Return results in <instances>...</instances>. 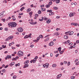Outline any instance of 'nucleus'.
Listing matches in <instances>:
<instances>
[{
	"label": "nucleus",
	"instance_id": "nucleus-55",
	"mask_svg": "<svg viewBox=\"0 0 79 79\" xmlns=\"http://www.w3.org/2000/svg\"><path fill=\"white\" fill-rule=\"evenodd\" d=\"M69 45H73V43H69Z\"/></svg>",
	"mask_w": 79,
	"mask_h": 79
},
{
	"label": "nucleus",
	"instance_id": "nucleus-5",
	"mask_svg": "<svg viewBox=\"0 0 79 79\" xmlns=\"http://www.w3.org/2000/svg\"><path fill=\"white\" fill-rule=\"evenodd\" d=\"M75 15V13H70L69 15V16L70 17H72V16H73Z\"/></svg>",
	"mask_w": 79,
	"mask_h": 79
},
{
	"label": "nucleus",
	"instance_id": "nucleus-47",
	"mask_svg": "<svg viewBox=\"0 0 79 79\" xmlns=\"http://www.w3.org/2000/svg\"><path fill=\"white\" fill-rule=\"evenodd\" d=\"M52 4V2H49V5H51Z\"/></svg>",
	"mask_w": 79,
	"mask_h": 79
},
{
	"label": "nucleus",
	"instance_id": "nucleus-28",
	"mask_svg": "<svg viewBox=\"0 0 79 79\" xmlns=\"http://www.w3.org/2000/svg\"><path fill=\"white\" fill-rule=\"evenodd\" d=\"M46 8H49V7H50V5H49V4L46 5Z\"/></svg>",
	"mask_w": 79,
	"mask_h": 79
},
{
	"label": "nucleus",
	"instance_id": "nucleus-58",
	"mask_svg": "<svg viewBox=\"0 0 79 79\" xmlns=\"http://www.w3.org/2000/svg\"><path fill=\"white\" fill-rule=\"evenodd\" d=\"M76 44H78L79 43V40H77L76 41Z\"/></svg>",
	"mask_w": 79,
	"mask_h": 79
},
{
	"label": "nucleus",
	"instance_id": "nucleus-8",
	"mask_svg": "<svg viewBox=\"0 0 79 79\" xmlns=\"http://www.w3.org/2000/svg\"><path fill=\"white\" fill-rule=\"evenodd\" d=\"M49 46H53V42H51L49 44Z\"/></svg>",
	"mask_w": 79,
	"mask_h": 79
},
{
	"label": "nucleus",
	"instance_id": "nucleus-26",
	"mask_svg": "<svg viewBox=\"0 0 79 79\" xmlns=\"http://www.w3.org/2000/svg\"><path fill=\"white\" fill-rule=\"evenodd\" d=\"M47 12H50V13H51V12H52V10H47Z\"/></svg>",
	"mask_w": 79,
	"mask_h": 79
},
{
	"label": "nucleus",
	"instance_id": "nucleus-56",
	"mask_svg": "<svg viewBox=\"0 0 79 79\" xmlns=\"http://www.w3.org/2000/svg\"><path fill=\"white\" fill-rule=\"evenodd\" d=\"M50 56L51 57H52V56H53V54H52V53H51Z\"/></svg>",
	"mask_w": 79,
	"mask_h": 79
},
{
	"label": "nucleus",
	"instance_id": "nucleus-25",
	"mask_svg": "<svg viewBox=\"0 0 79 79\" xmlns=\"http://www.w3.org/2000/svg\"><path fill=\"white\" fill-rule=\"evenodd\" d=\"M75 65H79V61L77 62L75 64Z\"/></svg>",
	"mask_w": 79,
	"mask_h": 79
},
{
	"label": "nucleus",
	"instance_id": "nucleus-21",
	"mask_svg": "<svg viewBox=\"0 0 79 79\" xmlns=\"http://www.w3.org/2000/svg\"><path fill=\"white\" fill-rule=\"evenodd\" d=\"M41 11H45V9H44L43 8H41Z\"/></svg>",
	"mask_w": 79,
	"mask_h": 79
},
{
	"label": "nucleus",
	"instance_id": "nucleus-10",
	"mask_svg": "<svg viewBox=\"0 0 79 79\" xmlns=\"http://www.w3.org/2000/svg\"><path fill=\"white\" fill-rule=\"evenodd\" d=\"M51 22V20L50 19H48V20L47 21L46 23L48 24H49Z\"/></svg>",
	"mask_w": 79,
	"mask_h": 79
},
{
	"label": "nucleus",
	"instance_id": "nucleus-24",
	"mask_svg": "<svg viewBox=\"0 0 79 79\" xmlns=\"http://www.w3.org/2000/svg\"><path fill=\"white\" fill-rule=\"evenodd\" d=\"M75 76H72L71 77V79H75Z\"/></svg>",
	"mask_w": 79,
	"mask_h": 79
},
{
	"label": "nucleus",
	"instance_id": "nucleus-23",
	"mask_svg": "<svg viewBox=\"0 0 79 79\" xmlns=\"http://www.w3.org/2000/svg\"><path fill=\"white\" fill-rule=\"evenodd\" d=\"M31 35H32V34H29L27 36H28V37H29L30 38H31L32 37H31Z\"/></svg>",
	"mask_w": 79,
	"mask_h": 79
},
{
	"label": "nucleus",
	"instance_id": "nucleus-59",
	"mask_svg": "<svg viewBox=\"0 0 79 79\" xmlns=\"http://www.w3.org/2000/svg\"><path fill=\"white\" fill-rule=\"evenodd\" d=\"M12 49H16V48H15L14 47H12Z\"/></svg>",
	"mask_w": 79,
	"mask_h": 79
},
{
	"label": "nucleus",
	"instance_id": "nucleus-30",
	"mask_svg": "<svg viewBox=\"0 0 79 79\" xmlns=\"http://www.w3.org/2000/svg\"><path fill=\"white\" fill-rule=\"evenodd\" d=\"M53 9H54V10H58V8L57 7H54L53 8Z\"/></svg>",
	"mask_w": 79,
	"mask_h": 79
},
{
	"label": "nucleus",
	"instance_id": "nucleus-20",
	"mask_svg": "<svg viewBox=\"0 0 79 79\" xmlns=\"http://www.w3.org/2000/svg\"><path fill=\"white\" fill-rule=\"evenodd\" d=\"M49 15H54V13H53V12H51L49 13Z\"/></svg>",
	"mask_w": 79,
	"mask_h": 79
},
{
	"label": "nucleus",
	"instance_id": "nucleus-53",
	"mask_svg": "<svg viewBox=\"0 0 79 79\" xmlns=\"http://www.w3.org/2000/svg\"><path fill=\"white\" fill-rule=\"evenodd\" d=\"M4 29H5V31H8V28H5Z\"/></svg>",
	"mask_w": 79,
	"mask_h": 79
},
{
	"label": "nucleus",
	"instance_id": "nucleus-6",
	"mask_svg": "<svg viewBox=\"0 0 79 79\" xmlns=\"http://www.w3.org/2000/svg\"><path fill=\"white\" fill-rule=\"evenodd\" d=\"M70 41L69 40H68L67 41H65L64 42H63L62 43V44H69V43L70 42Z\"/></svg>",
	"mask_w": 79,
	"mask_h": 79
},
{
	"label": "nucleus",
	"instance_id": "nucleus-9",
	"mask_svg": "<svg viewBox=\"0 0 79 79\" xmlns=\"http://www.w3.org/2000/svg\"><path fill=\"white\" fill-rule=\"evenodd\" d=\"M29 23H30V24H32L33 25L35 24H37V22H35V23H33V22L32 23L31 22H29Z\"/></svg>",
	"mask_w": 79,
	"mask_h": 79
},
{
	"label": "nucleus",
	"instance_id": "nucleus-19",
	"mask_svg": "<svg viewBox=\"0 0 79 79\" xmlns=\"http://www.w3.org/2000/svg\"><path fill=\"white\" fill-rule=\"evenodd\" d=\"M56 66V64H52V67L53 68H55Z\"/></svg>",
	"mask_w": 79,
	"mask_h": 79
},
{
	"label": "nucleus",
	"instance_id": "nucleus-45",
	"mask_svg": "<svg viewBox=\"0 0 79 79\" xmlns=\"http://www.w3.org/2000/svg\"><path fill=\"white\" fill-rule=\"evenodd\" d=\"M70 65V62H68L67 63V66H69Z\"/></svg>",
	"mask_w": 79,
	"mask_h": 79
},
{
	"label": "nucleus",
	"instance_id": "nucleus-61",
	"mask_svg": "<svg viewBox=\"0 0 79 79\" xmlns=\"http://www.w3.org/2000/svg\"><path fill=\"white\" fill-rule=\"evenodd\" d=\"M12 19L14 21H15V20H16V18H12Z\"/></svg>",
	"mask_w": 79,
	"mask_h": 79
},
{
	"label": "nucleus",
	"instance_id": "nucleus-52",
	"mask_svg": "<svg viewBox=\"0 0 79 79\" xmlns=\"http://www.w3.org/2000/svg\"><path fill=\"white\" fill-rule=\"evenodd\" d=\"M39 16V15L37 14H35V16L36 17H38V16Z\"/></svg>",
	"mask_w": 79,
	"mask_h": 79
},
{
	"label": "nucleus",
	"instance_id": "nucleus-12",
	"mask_svg": "<svg viewBox=\"0 0 79 79\" xmlns=\"http://www.w3.org/2000/svg\"><path fill=\"white\" fill-rule=\"evenodd\" d=\"M29 60H26V61L24 63V64H28V63H29Z\"/></svg>",
	"mask_w": 79,
	"mask_h": 79
},
{
	"label": "nucleus",
	"instance_id": "nucleus-17",
	"mask_svg": "<svg viewBox=\"0 0 79 79\" xmlns=\"http://www.w3.org/2000/svg\"><path fill=\"white\" fill-rule=\"evenodd\" d=\"M49 39L50 38L49 37L47 38L46 40H44V42H47V41H48V40H49Z\"/></svg>",
	"mask_w": 79,
	"mask_h": 79
},
{
	"label": "nucleus",
	"instance_id": "nucleus-22",
	"mask_svg": "<svg viewBox=\"0 0 79 79\" xmlns=\"http://www.w3.org/2000/svg\"><path fill=\"white\" fill-rule=\"evenodd\" d=\"M24 8H25V7H22L20 9V11H23V10H24Z\"/></svg>",
	"mask_w": 79,
	"mask_h": 79
},
{
	"label": "nucleus",
	"instance_id": "nucleus-14",
	"mask_svg": "<svg viewBox=\"0 0 79 79\" xmlns=\"http://www.w3.org/2000/svg\"><path fill=\"white\" fill-rule=\"evenodd\" d=\"M73 33H74V32H73V31H72L70 32L69 34V35H73Z\"/></svg>",
	"mask_w": 79,
	"mask_h": 79
},
{
	"label": "nucleus",
	"instance_id": "nucleus-40",
	"mask_svg": "<svg viewBox=\"0 0 79 79\" xmlns=\"http://www.w3.org/2000/svg\"><path fill=\"white\" fill-rule=\"evenodd\" d=\"M27 39H28V36L27 35H26L24 37V39H27Z\"/></svg>",
	"mask_w": 79,
	"mask_h": 79
},
{
	"label": "nucleus",
	"instance_id": "nucleus-54",
	"mask_svg": "<svg viewBox=\"0 0 79 79\" xmlns=\"http://www.w3.org/2000/svg\"><path fill=\"white\" fill-rule=\"evenodd\" d=\"M78 61V59H76L74 61V62L76 63V61Z\"/></svg>",
	"mask_w": 79,
	"mask_h": 79
},
{
	"label": "nucleus",
	"instance_id": "nucleus-41",
	"mask_svg": "<svg viewBox=\"0 0 79 79\" xmlns=\"http://www.w3.org/2000/svg\"><path fill=\"white\" fill-rule=\"evenodd\" d=\"M69 33H70V31H69L67 32H66L65 33V34H69Z\"/></svg>",
	"mask_w": 79,
	"mask_h": 79
},
{
	"label": "nucleus",
	"instance_id": "nucleus-15",
	"mask_svg": "<svg viewBox=\"0 0 79 79\" xmlns=\"http://www.w3.org/2000/svg\"><path fill=\"white\" fill-rule=\"evenodd\" d=\"M61 47H60L59 48H58V50L59 51L60 53L61 52Z\"/></svg>",
	"mask_w": 79,
	"mask_h": 79
},
{
	"label": "nucleus",
	"instance_id": "nucleus-39",
	"mask_svg": "<svg viewBox=\"0 0 79 79\" xmlns=\"http://www.w3.org/2000/svg\"><path fill=\"white\" fill-rule=\"evenodd\" d=\"M78 25V24H77V23H74V26H77Z\"/></svg>",
	"mask_w": 79,
	"mask_h": 79
},
{
	"label": "nucleus",
	"instance_id": "nucleus-36",
	"mask_svg": "<svg viewBox=\"0 0 79 79\" xmlns=\"http://www.w3.org/2000/svg\"><path fill=\"white\" fill-rule=\"evenodd\" d=\"M64 50H62V51H61L60 52V54H62V53H63V52H64Z\"/></svg>",
	"mask_w": 79,
	"mask_h": 79
},
{
	"label": "nucleus",
	"instance_id": "nucleus-57",
	"mask_svg": "<svg viewBox=\"0 0 79 79\" xmlns=\"http://www.w3.org/2000/svg\"><path fill=\"white\" fill-rule=\"evenodd\" d=\"M49 37V35H47L45 37V38H46L47 37Z\"/></svg>",
	"mask_w": 79,
	"mask_h": 79
},
{
	"label": "nucleus",
	"instance_id": "nucleus-33",
	"mask_svg": "<svg viewBox=\"0 0 79 79\" xmlns=\"http://www.w3.org/2000/svg\"><path fill=\"white\" fill-rule=\"evenodd\" d=\"M39 37L40 38H41V39H42L43 38V36H42V35H39Z\"/></svg>",
	"mask_w": 79,
	"mask_h": 79
},
{
	"label": "nucleus",
	"instance_id": "nucleus-64",
	"mask_svg": "<svg viewBox=\"0 0 79 79\" xmlns=\"http://www.w3.org/2000/svg\"><path fill=\"white\" fill-rule=\"evenodd\" d=\"M33 5H34V4H31V5H30L31 7H33Z\"/></svg>",
	"mask_w": 79,
	"mask_h": 79
},
{
	"label": "nucleus",
	"instance_id": "nucleus-44",
	"mask_svg": "<svg viewBox=\"0 0 79 79\" xmlns=\"http://www.w3.org/2000/svg\"><path fill=\"white\" fill-rule=\"evenodd\" d=\"M45 65H46V66H48L49 65V64H48V63H47L45 64Z\"/></svg>",
	"mask_w": 79,
	"mask_h": 79
},
{
	"label": "nucleus",
	"instance_id": "nucleus-3",
	"mask_svg": "<svg viewBox=\"0 0 79 79\" xmlns=\"http://www.w3.org/2000/svg\"><path fill=\"white\" fill-rule=\"evenodd\" d=\"M13 38V37L12 36H10L8 38H7V39L6 40V41H8V40H12Z\"/></svg>",
	"mask_w": 79,
	"mask_h": 79
},
{
	"label": "nucleus",
	"instance_id": "nucleus-32",
	"mask_svg": "<svg viewBox=\"0 0 79 79\" xmlns=\"http://www.w3.org/2000/svg\"><path fill=\"white\" fill-rule=\"evenodd\" d=\"M7 3V1H6V0H4L3 1V3Z\"/></svg>",
	"mask_w": 79,
	"mask_h": 79
},
{
	"label": "nucleus",
	"instance_id": "nucleus-50",
	"mask_svg": "<svg viewBox=\"0 0 79 79\" xmlns=\"http://www.w3.org/2000/svg\"><path fill=\"white\" fill-rule=\"evenodd\" d=\"M5 11H4L1 13H2V14L1 15H3V13H5Z\"/></svg>",
	"mask_w": 79,
	"mask_h": 79
},
{
	"label": "nucleus",
	"instance_id": "nucleus-4",
	"mask_svg": "<svg viewBox=\"0 0 79 79\" xmlns=\"http://www.w3.org/2000/svg\"><path fill=\"white\" fill-rule=\"evenodd\" d=\"M18 31L20 32H22L23 31V29L22 27H19L18 28Z\"/></svg>",
	"mask_w": 79,
	"mask_h": 79
},
{
	"label": "nucleus",
	"instance_id": "nucleus-16",
	"mask_svg": "<svg viewBox=\"0 0 79 79\" xmlns=\"http://www.w3.org/2000/svg\"><path fill=\"white\" fill-rule=\"evenodd\" d=\"M64 38L65 39H67L68 38V36L67 35H65L64 36Z\"/></svg>",
	"mask_w": 79,
	"mask_h": 79
},
{
	"label": "nucleus",
	"instance_id": "nucleus-7",
	"mask_svg": "<svg viewBox=\"0 0 79 79\" xmlns=\"http://www.w3.org/2000/svg\"><path fill=\"white\" fill-rule=\"evenodd\" d=\"M61 76L62 75L61 74H59L57 76V79H59L60 77H61Z\"/></svg>",
	"mask_w": 79,
	"mask_h": 79
},
{
	"label": "nucleus",
	"instance_id": "nucleus-31",
	"mask_svg": "<svg viewBox=\"0 0 79 79\" xmlns=\"http://www.w3.org/2000/svg\"><path fill=\"white\" fill-rule=\"evenodd\" d=\"M30 11H31V9H28L27 10V12H30Z\"/></svg>",
	"mask_w": 79,
	"mask_h": 79
},
{
	"label": "nucleus",
	"instance_id": "nucleus-60",
	"mask_svg": "<svg viewBox=\"0 0 79 79\" xmlns=\"http://www.w3.org/2000/svg\"><path fill=\"white\" fill-rule=\"evenodd\" d=\"M19 15H23V13H21V14H19Z\"/></svg>",
	"mask_w": 79,
	"mask_h": 79
},
{
	"label": "nucleus",
	"instance_id": "nucleus-37",
	"mask_svg": "<svg viewBox=\"0 0 79 79\" xmlns=\"http://www.w3.org/2000/svg\"><path fill=\"white\" fill-rule=\"evenodd\" d=\"M32 13H32V12H30L29 13V15H32Z\"/></svg>",
	"mask_w": 79,
	"mask_h": 79
},
{
	"label": "nucleus",
	"instance_id": "nucleus-29",
	"mask_svg": "<svg viewBox=\"0 0 79 79\" xmlns=\"http://www.w3.org/2000/svg\"><path fill=\"white\" fill-rule=\"evenodd\" d=\"M60 0H57L56 1V3H60Z\"/></svg>",
	"mask_w": 79,
	"mask_h": 79
},
{
	"label": "nucleus",
	"instance_id": "nucleus-43",
	"mask_svg": "<svg viewBox=\"0 0 79 79\" xmlns=\"http://www.w3.org/2000/svg\"><path fill=\"white\" fill-rule=\"evenodd\" d=\"M44 4H43V5L40 6V7H44Z\"/></svg>",
	"mask_w": 79,
	"mask_h": 79
},
{
	"label": "nucleus",
	"instance_id": "nucleus-38",
	"mask_svg": "<svg viewBox=\"0 0 79 79\" xmlns=\"http://www.w3.org/2000/svg\"><path fill=\"white\" fill-rule=\"evenodd\" d=\"M64 63L63 62H61L60 63V65L61 66H62L63 64H64Z\"/></svg>",
	"mask_w": 79,
	"mask_h": 79
},
{
	"label": "nucleus",
	"instance_id": "nucleus-49",
	"mask_svg": "<svg viewBox=\"0 0 79 79\" xmlns=\"http://www.w3.org/2000/svg\"><path fill=\"white\" fill-rule=\"evenodd\" d=\"M44 20H47V18L46 17H44Z\"/></svg>",
	"mask_w": 79,
	"mask_h": 79
},
{
	"label": "nucleus",
	"instance_id": "nucleus-27",
	"mask_svg": "<svg viewBox=\"0 0 79 79\" xmlns=\"http://www.w3.org/2000/svg\"><path fill=\"white\" fill-rule=\"evenodd\" d=\"M7 58L9 59H10V58H11V56H7Z\"/></svg>",
	"mask_w": 79,
	"mask_h": 79
},
{
	"label": "nucleus",
	"instance_id": "nucleus-13",
	"mask_svg": "<svg viewBox=\"0 0 79 79\" xmlns=\"http://www.w3.org/2000/svg\"><path fill=\"white\" fill-rule=\"evenodd\" d=\"M59 33L58 32H56V33H55L54 34V35H59Z\"/></svg>",
	"mask_w": 79,
	"mask_h": 79
},
{
	"label": "nucleus",
	"instance_id": "nucleus-46",
	"mask_svg": "<svg viewBox=\"0 0 79 79\" xmlns=\"http://www.w3.org/2000/svg\"><path fill=\"white\" fill-rule=\"evenodd\" d=\"M38 14H40L41 13V10H39L38 11Z\"/></svg>",
	"mask_w": 79,
	"mask_h": 79
},
{
	"label": "nucleus",
	"instance_id": "nucleus-2",
	"mask_svg": "<svg viewBox=\"0 0 79 79\" xmlns=\"http://www.w3.org/2000/svg\"><path fill=\"white\" fill-rule=\"evenodd\" d=\"M23 52L21 51H19L17 53V55H18V56H23Z\"/></svg>",
	"mask_w": 79,
	"mask_h": 79
},
{
	"label": "nucleus",
	"instance_id": "nucleus-18",
	"mask_svg": "<svg viewBox=\"0 0 79 79\" xmlns=\"http://www.w3.org/2000/svg\"><path fill=\"white\" fill-rule=\"evenodd\" d=\"M15 64L14 62H12L11 64H10V66H13V65H14Z\"/></svg>",
	"mask_w": 79,
	"mask_h": 79
},
{
	"label": "nucleus",
	"instance_id": "nucleus-51",
	"mask_svg": "<svg viewBox=\"0 0 79 79\" xmlns=\"http://www.w3.org/2000/svg\"><path fill=\"white\" fill-rule=\"evenodd\" d=\"M2 72L3 73H5V69H4L2 70Z\"/></svg>",
	"mask_w": 79,
	"mask_h": 79
},
{
	"label": "nucleus",
	"instance_id": "nucleus-34",
	"mask_svg": "<svg viewBox=\"0 0 79 79\" xmlns=\"http://www.w3.org/2000/svg\"><path fill=\"white\" fill-rule=\"evenodd\" d=\"M13 78L14 79H16V76H13Z\"/></svg>",
	"mask_w": 79,
	"mask_h": 79
},
{
	"label": "nucleus",
	"instance_id": "nucleus-11",
	"mask_svg": "<svg viewBox=\"0 0 79 79\" xmlns=\"http://www.w3.org/2000/svg\"><path fill=\"white\" fill-rule=\"evenodd\" d=\"M28 66H29V65L28 64H25L24 65V67H23V68H26V67H28Z\"/></svg>",
	"mask_w": 79,
	"mask_h": 79
},
{
	"label": "nucleus",
	"instance_id": "nucleus-35",
	"mask_svg": "<svg viewBox=\"0 0 79 79\" xmlns=\"http://www.w3.org/2000/svg\"><path fill=\"white\" fill-rule=\"evenodd\" d=\"M37 58H38V57H37V56H36L35 57V58H34V59H35V60H37L36 59H37Z\"/></svg>",
	"mask_w": 79,
	"mask_h": 79
},
{
	"label": "nucleus",
	"instance_id": "nucleus-63",
	"mask_svg": "<svg viewBox=\"0 0 79 79\" xmlns=\"http://www.w3.org/2000/svg\"><path fill=\"white\" fill-rule=\"evenodd\" d=\"M68 63V62L67 61H64V64H66V63Z\"/></svg>",
	"mask_w": 79,
	"mask_h": 79
},
{
	"label": "nucleus",
	"instance_id": "nucleus-48",
	"mask_svg": "<svg viewBox=\"0 0 79 79\" xmlns=\"http://www.w3.org/2000/svg\"><path fill=\"white\" fill-rule=\"evenodd\" d=\"M59 56V54H57L55 56L56 57H58Z\"/></svg>",
	"mask_w": 79,
	"mask_h": 79
},
{
	"label": "nucleus",
	"instance_id": "nucleus-1",
	"mask_svg": "<svg viewBox=\"0 0 79 79\" xmlns=\"http://www.w3.org/2000/svg\"><path fill=\"white\" fill-rule=\"evenodd\" d=\"M8 25L11 26L12 27H15L16 26L17 24L15 22H12L11 23H9Z\"/></svg>",
	"mask_w": 79,
	"mask_h": 79
},
{
	"label": "nucleus",
	"instance_id": "nucleus-62",
	"mask_svg": "<svg viewBox=\"0 0 79 79\" xmlns=\"http://www.w3.org/2000/svg\"><path fill=\"white\" fill-rule=\"evenodd\" d=\"M56 18L57 19H58V18H60V16H57L56 17Z\"/></svg>",
	"mask_w": 79,
	"mask_h": 79
},
{
	"label": "nucleus",
	"instance_id": "nucleus-42",
	"mask_svg": "<svg viewBox=\"0 0 79 79\" xmlns=\"http://www.w3.org/2000/svg\"><path fill=\"white\" fill-rule=\"evenodd\" d=\"M32 61L33 63H35V61H37V60H35V59H34L33 60H32Z\"/></svg>",
	"mask_w": 79,
	"mask_h": 79
}]
</instances>
